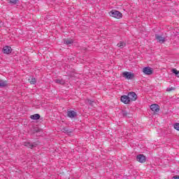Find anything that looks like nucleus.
<instances>
[{
  "label": "nucleus",
  "instance_id": "1a4fd4ad",
  "mask_svg": "<svg viewBox=\"0 0 179 179\" xmlns=\"http://www.w3.org/2000/svg\"><path fill=\"white\" fill-rule=\"evenodd\" d=\"M67 117H69V118H76L78 113L75 110H68Z\"/></svg>",
  "mask_w": 179,
  "mask_h": 179
},
{
  "label": "nucleus",
  "instance_id": "f257e3e1",
  "mask_svg": "<svg viewBox=\"0 0 179 179\" xmlns=\"http://www.w3.org/2000/svg\"><path fill=\"white\" fill-rule=\"evenodd\" d=\"M109 15L111 16V17H115V19H122V13L118 10H112L109 13Z\"/></svg>",
  "mask_w": 179,
  "mask_h": 179
},
{
  "label": "nucleus",
  "instance_id": "aec40b11",
  "mask_svg": "<svg viewBox=\"0 0 179 179\" xmlns=\"http://www.w3.org/2000/svg\"><path fill=\"white\" fill-rule=\"evenodd\" d=\"M172 72L173 73H175L176 76H177V78H179V71H177L176 69H172Z\"/></svg>",
  "mask_w": 179,
  "mask_h": 179
},
{
  "label": "nucleus",
  "instance_id": "0eeeda50",
  "mask_svg": "<svg viewBox=\"0 0 179 179\" xmlns=\"http://www.w3.org/2000/svg\"><path fill=\"white\" fill-rule=\"evenodd\" d=\"M143 72L145 75H152L153 73V69L149 66H146L143 69Z\"/></svg>",
  "mask_w": 179,
  "mask_h": 179
},
{
  "label": "nucleus",
  "instance_id": "5701e85b",
  "mask_svg": "<svg viewBox=\"0 0 179 179\" xmlns=\"http://www.w3.org/2000/svg\"><path fill=\"white\" fill-rule=\"evenodd\" d=\"M172 90H174V87H173L166 89V92H171Z\"/></svg>",
  "mask_w": 179,
  "mask_h": 179
},
{
  "label": "nucleus",
  "instance_id": "393cba45",
  "mask_svg": "<svg viewBox=\"0 0 179 179\" xmlns=\"http://www.w3.org/2000/svg\"><path fill=\"white\" fill-rule=\"evenodd\" d=\"M0 24H1V21H0Z\"/></svg>",
  "mask_w": 179,
  "mask_h": 179
},
{
  "label": "nucleus",
  "instance_id": "b1692460",
  "mask_svg": "<svg viewBox=\"0 0 179 179\" xmlns=\"http://www.w3.org/2000/svg\"><path fill=\"white\" fill-rule=\"evenodd\" d=\"M172 179H179V176H175L172 178Z\"/></svg>",
  "mask_w": 179,
  "mask_h": 179
},
{
  "label": "nucleus",
  "instance_id": "7ed1b4c3",
  "mask_svg": "<svg viewBox=\"0 0 179 179\" xmlns=\"http://www.w3.org/2000/svg\"><path fill=\"white\" fill-rule=\"evenodd\" d=\"M127 96H129L130 101H136L138 99V95L134 92H129Z\"/></svg>",
  "mask_w": 179,
  "mask_h": 179
},
{
  "label": "nucleus",
  "instance_id": "f8f14e48",
  "mask_svg": "<svg viewBox=\"0 0 179 179\" xmlns=\"http://www.w3.org/2000/svg\"><path fill=\"white\" fill-rule=\"evenodd\" d=\"M55 82L56 83H57L58 85H65V83H66V81H65V80L64 79H56V80H55Z\"/></svg>",
  "mask_w": 179,
  "mask_h": 179
},
{
  "label": "nucleus",
  "instance_id": "412c9836",
  "mask_svg": "<svg viewBox=\"0 0 179 179\" xmlns=\"http://www.w3.org/2000/svg\"><path fill=\"white\" fill-rule=\"evenodd\" d=\"M29 82L31 85H36V83H37V80H36L34 78H32Z\"/></svg>",
  "mask_w": 179,
  "mask_h": 179
},
{
  "label": "nucleus",
  "instance_id": "9d476101",
  "mask_svg": "<svg viewBox=\"0 0 179 179\" xmlns=\"http://www.w3.org/2000/svg\"><path fill=\"white\" fill-rule=\"evenodd\" d=\"M155 38L157 40L158 43H160L161 44L166 42V37H163L161 35L155 34Z\"/></svg>",
  "mask_w": 179,
  "mask_h": 179
},
{
  "label": "nucleus",
  "instance_id": "20e7f679",
  "mask_svg": "<svg viewBox=\"0 0 179 179\" xmlns=\"http://www.w3.org/2000/svg\"><path fill=\"white\" fill-rule=\"evenodd\" d=\"M22 145L27 148H29V149H33L34 148H37V146H38V143L36 142H34L33 143H31L30 142H24Z\"/></svg>",
  "mask_w": 179,
  "mask_h": 179
},
{
  "label": "nucleus",
  "instance_id": "6ab92c4d",
  "mask_svg": "<svg viewBox=\"0 0 179 179\" xmlns=\"http://www.w3.org/2000/svg\"><path fill=\"white\" fill-rule=\"evenodd\" d=\"M73 40L72 39L64 41V44H66V45H69L70 44H73Z\"/></svg>",
  "mask_w": 179,
  "mask_h": 179
},
{
  "label": "nucleus",
  "instance_id": "423d86ee",
  "mask_svg": "<svg viewBox=\"0 0 179 179\" xmlns=\"http://www.w3.org/2000/svg\"><path fill=\"white\" fill-rule=\"evenodd\" d=\"M120 100L122 103H124V104H129V103H131L129 96H128V95L122 96Z\"/></svg>",
  "mask_w": 179,
  "mask_h": 179
},
{
  "label": "nucleus",
  "instance_id": "f03ea898",
  "mask_svg": "<svg viewBox=\"0 0 179 179\" xmlns=\"http://www.w3.org/2000/svg\"><path fill=\"white\" fill-rule=\"evenodd\" d=\"M122 76L123 78H125V79L131 80L135 78V74L128 71H124L122 73Z\"/></svg>",
  "mask_w": 179,
  "mask_h": 179
},
{
  "label": "nucleus",
  "instance_id": "4be33fe9",
  "mask_svg": "<svg viewBox=\"0 0 179 179\" xmlns=\"http://www.w3.org/2000/svg\"><path fill=\"white\" fill-rule=\"evenodd\" d=\"M173 127L175 129H176V131H179V123H176Z\"/></svg>",
  "mask_w": 179,
  "mask_h": 179
},
{
  "label": "nucleus",
  "instance_id": "6e6552de",
  "mask_svg": "<svg viewBox=\"0 0 179 179\" xmlns=\"http://www.w3.org/2000/svg\"><path fill=\"white\" fill-rule=\"evenodd\" d=\"M137 162H139V163H145L146 162V157L142 154H139L136 157Z\"/></svg>",
  "mask_w": 179,
  "mask_h": 179
},
{
  "label": "nucleus",
  "instance_id": "2eb2a0df",
  "mask_svg": "<svg viewBox=\"0 0 179 179\" xmlns=\"http://www.w3.org/2000/svg\"><path fill=\"white\" fill-rule=\"evenodd\" d=\"M122 114L123 117L131 118V113L127 112V110H122Z\"/></svg>",
  "mask_w": 179,
  "mask_h": 179
},
{
  "label": "nucleus",
  "instance_id": "f3484780",
  "mask_svg": "<svg viewBox=\"0 0 179 179\" xmlns=\"http://www.w3.org/2000/svg\"><path fill=\"white\" fill-rule=\"evenodd\" d=\"M7 2L10 5H16L19 2V0H7Z\"/></svg>",
  "mask_w": 179,
  "mask_h": 179
},
{
  "label": "nucleus",
  "instance_id": "a211bd4d",
  "mask_svg": "<svg viewBox=\"0 0 179 179\" xmlns=\"http://www.w3.org/2000/svg\"><path fill=\"white\" fill-rule=\"evenodd\" d=\"M6 81L0 80V87H6Z\"/></svg>",
  "mask_w": 179,
  "mask_h": 179
},
{
  "label": "nucleus",
  "instance_id": "dca6fc26",
  "mask_svg": "<svg viewBox=\"0 0 179 179\" xmlns=\"http://www.w3.org/2000/svg\"><path fill=\"white\" fill-rule=\"evenodd\" d=\"M117 45L119 48H124L127 45V43L124 41H120Z\"/></svg>",
  "mask_w": 179,
  "mask_h": 179
},
{
  "label": "nucleus",
  "instance_id": "9b49d317",
  "mask_svg": "<svg viewBox=\"0 0 179 179\" xmlns=\"http://www.w3.org/2000/svg\"><path fill=\"white\" fill-rule=\"evenodd\" d=\"M3 54H10V52H12V48L9 46H5L3 48Z\"/></svg>",
  "mask_w": 179,
  "mask_h": 179
},
{
  "label": "nucleus",
  "instance_id": "4468645a",
  "mask_svg": "<svg viewBox=\"0 0 179 179\" xmlns=\"http://www.w3.org/2000/svg\"><path fill=\"white\" fill-rule=\"evenodd\" d=\"M30 118L31 120H40V114H34V115H31L30 116Z\"/></svg>",
  "mask_w": 179,
  "mask_h": 179
},
{
  "label": "nucleus",
  "instance_id": "39448f33",
  "mask_svg": "<svg viewBox=\"0 0 179 179\" xmlns=\"http://www.w3.org/2000/svg\"><path fill=\"white\" fill-rule=\"evenodd\" d=\"M150 108L151 110L153 111V113L155 114H156V113H159V111H160V106H159V105H157L156 103L152 104L150 106Z\"/></svg>",
  "mask_w": 179,
  "mask_h": 179
},
{
  "label": "nucleus",
  "instance_id": "ddd939ff",
  "mask_svg": "<svg viewBox=\"0 0 179 179\" xmlns=\"http://www.w3.org/2000/svg\"><path fill=\"white\" fill-rule=\"evenodd\" d=\"M85 104H88L89 106H91V107H93L94 104V101H92L89 99H86L85 101Z\"/></svg>",
  "mask_w": 179,
  "mask_h": 179
}]
</instances>
